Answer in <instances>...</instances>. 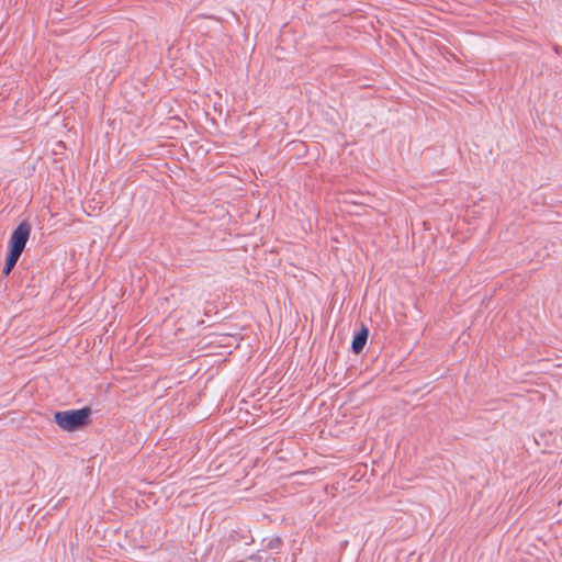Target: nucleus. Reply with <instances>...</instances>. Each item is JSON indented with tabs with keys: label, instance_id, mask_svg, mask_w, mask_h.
I'll list each match as a JSON object with an SVG mask.
<instances>
[{
	"label": "nucleus",
	"instance_id": "1",
	"mask_svg": "<svg viewBox=\"0 0 562 562\" xmlns=\"http://www.w3.org/2000/svg\"><path fill=\"white\" fill-rule=\"evenodd\" d=\"M91 409L82 407L80 409H70L56 412L54 420L65 431H75L86 426L89 423Z\"/></svg>",
	"mask_w": 562,
	"mask_h": 562
},
{
	"label": "nucleus",
	"instance_id": "2",
	"mask_svg": "<svg viewBox=\"0 0 562 562\" xmlns=\"http://www.w3.org/2000/svg\"><path fill=\"white\" fill-rule=\"evenodd\" d=\"M31 225L30 223L23 221L21 222L18 227L12 232L11 234V237H10V241H9V247H10V251L16 254V255H22L24 248H25V245L30 238V234H31Z\"/></svg>",
	"mask_w": 562,
	"mask_h": 562
},
{
	"label": "nucleus",
	"instance_id": "3",
	"mask_svg": "<svg viewBox=\"0 0 562 562\" xmlns=\"http://www.w3.org/2000/svg\"><path fill=\"white\" fill-rule=\"evenodd\" d=\"M368 335L369 330L367 327H362L361 330L355 335L351 344V349L355 353H360L363 350L368 340Z\"/></svg>",
	"mask_w": 562,
	"mask_h": 562
},
{
	"label": "nucleus",
	"instance_id": "4",
	"mask_svg": "<svg viewBox=\"0 0 562 562\" xmlns=\"http://www.w3.org/2000/svg\"><path fill=\"white\" fill-rule=\"evenodd\" d=\"M20 258V255H16L12 251H9V255L7 257V261H5V266L2 270V273L4 276H9L10 272L12 271V269L14 268V266L16 265L18 260Z\"/></svg>",
	"mask_w": 562,
	"mask_h": 562
},
{
	"label": "nucleus",
	"instance_id": "5",
	"mask_svg": "<svg viewBox=\"0 0 562 562\" xmlns=\"http://www.w3.org/2000/svg\"><path fill=\"white\" fill-rule=\"evenodd\" d=\"M281 544V540L276 538V539H272L269 543L270 548H279V546Z\"/></svg>",
	"mask_w": 562,
	"mask_h": 562
}]
</instances>
